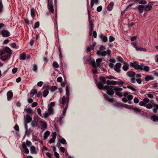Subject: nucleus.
Here are the masks:
<instances>
[{
	"mask_svg": "<svg viewBox=\"0 0 158 158\" xmlns=\"http://www.w3.org/2000/svg\"><path fill=\"white\" fill-rule=\"evenodd\" d=\"M7 100L8 101L10 100L13 96V94L12 92L11 91H8L7 93Z\"/></svg>",
	"mask_w": 158,
	"mask_h": 158,
	"instance_id": "nucleus-15",
	"label": "nucleus"
},
{
	"mask_svg": "<svg viewBox=\"0 0 158 158\" xmlns=\"http://www.w3.org/2000/svg\"><path fill=\"white\" fill-rule=\"evenodd\" d=\"M55 103L54 102H51L48 106V110L49 113L51 114H52L54 113V110L53 107L54 106Z\"/></svg>",
	"mask_w": 158,
	"mask_h": 158,
	"instance_id": "nucleus-6",
	"label": "nucleus"
},
{
	"mask_svg": "<svg viewBox=\"0 0 158 158\" xmlns=\"http://www.w3.org/2000/svg\"><path fill=\"white\" fill-rule=\"evenodd\" d=\"M33 70L35 72H36L37 69V66L35 64H34L33 67Z\"/></svg>",
	"mask_w": 158,
	"mask_h": 158,
	"instance_id": "nucleus-49",
	"label": "nucleus"
},
{
	"mask_svg": "<svg viewBox=\"0 0 158 158\" xmlns=\"http://www.w3.org/2000/svg\"><path fill=\"white\" fill-rule=\"evenodd\" d=\"M89 6H87V11H88V19L89 20L91 19L90 17V11L89 9Z\"/></svg>",
	"mask_w": 158,
	"mask_h": 158,
	"instance_id": "nucleus-46",
	"label": "nucleus"
},
{
	"mask_svg": "<svg viewBox=\"0 0 158 158\" xmlns=\"http://www.w3.org/2000/svg\"><path fill=\"white\" fill-rule=\"evenodd\" d=\"M3 4L2 0H0V14L3 11Z\"/></svg>",
	"mask_w": 158,
	"mask_h": 158,
	"instance_id": "nucleus-37",
	"label": "nucleus"
},
{
	"mask_svg": "<svg viewBox=\"0 0 158 158\" xmlns=\"http://www.w3.org/2000/svg\"><path fill=\"white\" fill-rule=\"evenodd\" d=\"M114 5V2H110L107 7V10L109 11H111L112 10L113 8Z\"/></svg>",
	"mask_w": 158,
	"mask_h": 158,
	"instance_id": "nucleus-14",
	"label": "nucleus"
},
{
	"mask_svg": "<svg viewBox=\"0 0 158 158\" xmlns=\"http://www.w3.org/2000/svg\"><path fill=\"white\" fill-rule=\"evenodd\" d=\"M14 129L15 130L17 131H19V128L17 124H16L14 127Z\"/></svg>",
	"mask_w": 158,
	"mask_h": 158,
	"instance_id": "nucleus-59",
	"label": "nucleus"
},
{
	"mask_svg": "<svg viewBox=\"0 0 158 158\" xmlns=\"http://www.w3.org/2000/svg\"><path fill=\"white\" fill-rule=\"evenodd\" d=\"M138 10L140 14H142L143 10H144V6L143 5H139L138 7Z\"/></svg>",
	"mask_w": 158,
	"mask_h": 158,
	"instance_id": "nucleus-18",
	"label": "nucleus"
},
{
	"mask_svg": "<svg viewBox=\"0 0 158 158\" xmlns=\"http://www.w3.org/2000/svg\"><path fill=\"white\" fill-rule=\"evenodd\" d=\"M145 107H146V108L148 109H150L152 108V106L151 104L148 103L147 104H146Z\"/></svg>",
	"mask_w": 158,
	"mask_h": 158,
	"instance_id": "nucleus-42",
	"label": "nucleus"
},
{
	"mask_svg": "<svg viewBox=\"0 0 158 158\" xmlns=\"http://www.w3.org/2000/svg\"><path fill=\"white\" fill-rule=\"evenodd\" d=\"M39 123L41 127V128L42 129H46L47 128V125L46 122H44L42 121H40Z\"/></svg>",
	"mask_w": 158,
	"mask_h": 158,
	"instance_id": "nucleus-10",
	"label": "nucleus"
},
{
	"mask_svg": "<svg viewBox=\"0 0 158 158\" xmlns=\"http://www.w3.org/2000/svg\"><path fill=\"white\" fill-rule=\"evenodd\" d=\"M50 132L48 131H46L44 133V137L45 139H46L49 135Z\"/></svg>",
	"mask_w": 158,
	"mask_h": 158,
	"instance_id": "nucleus-32",
	"label": "nucleus"
},
{
	"mask_svg": "<svg viewBox=\"0 0 158 158\" xmlns=\"http://www.w3.org/2000/svg\"><path fill=\"white\" fill-rule=\"evenodd\" d=\"M100 83H101L103 85L105 84L106 83V80L105 77H100Z\"/></svg>",
	"mask_w": 158,
	"mask_h": 158,
	"instance_id": "nucleus-24",
	"label": "nucleus"
},
{
	"mask_svg": "<svg viewBox=\"0 0 158 158\" xmlns=\"http://www.w3.org/2000/svg\"><path fill=\"white\" fill-rule=\"evenodd\" d=\"M139 4H146L147 3V2L144 0H140L139 2Z\"/></svg>",
	"mask_w": 158,
	"mask_h": 158,
	"instance_id": "nucleus-44",
	"label": "nucleus"
},
{
	"mask_svg": "<svg viewBox=\"0 0 158 158\" xmlns=\"http://www.w3.org/2000/svg\"><path fill=\"white\" fill-rule=\"evenodd\" d=\"M25 143L26 145H27L28 147H30L31 145V143L29 140H27Z\"/></svg>",
	"mask_w": 158,
	"mask_h": 158,
	"instance_id": "nucleus-54",
	"label": "nucleus"
},
{
	"mask_svg": "<svg viewBox=\"0 0 158 158\" xmlns=\"http://www.w3.org/2000/svg\"><path fill=\"white\" fill-rule=\"evenodd\" d=\"M68 106H65V107L64 108V110H63V113H62V114L63 115H65L66 113L67 110L68 108Z\"/></svg>",
	"mask_w": 158,
	"mask_h": 158,
	"instance_id": "nucleus-45",
	"label": "nucleus"
},
{
	"mask_svg": "<svg viewBox=\"0 0 158 158\" xmlns=\"http://www.w3.org/2000/svg\"><path fill=\"white\" fill-rule=\"evenodd\" d=\"M38 119L35 118L34 120L31 121V125L33 127H36L38 124Z\"/></svg>",
	"mask_w": 158,
	"mask_h": 158,
	"instance_id": "nucleus-8",
	"label": "nucleus"
},
{
	"mask_svg": "<svg viewBox=\"0 0 158 158\" xmlns=\"http://www.w3.org/2000/svg\"><path fill=\"white\" fill-rule=\"evenodd\" d=\"M104 98L106 99L108 101L111 102H113L115 101L114 98H110L106 94L104 95Z\"/></svg>",
	"mask_w": 158,
	"mask_h": 158,
	"instance_id": "nucleus-23",
	"label": "nucleus"
},
{
	"mask_svg": "<svg viewBox=\"0 0 158 158\" xmlns=\"http://www.w3.org/2000/svg\"><path fill=\"white\" fill-rule=\"evenodd\" d=\"M48 10L52 13H53L54 12V10L53 9V2L52 0H48Z\"/></svg>",
	"mask_w": 158,
	"mask_h": 158,
	"instance_id": "nucleus-5",
	"label": "nucleus"
},
{
	"mask_svg": "<svg viewBox=\"0 0 158 158\" xmlns=\"http://www.w3.org/2000/svg\"><path fill=\"white\" fill-rule=\"evenodd\" d=\"M115 38L112 36H110L109 37V41L110 42L114 41Z\"/></svg>",
	"mask_w": 158,
	"mask_h": 158,
	"instance_id": "nucleus-41",
	"label": "nucleus"
},
{
	"mask_svg": "<svg viewBox=\"0 0 158 158\" xmlns=\"http://www.w3.org/2000/svg\"><path fill=\"white\" fill-rule=\"evenodd\" d=\"M51 114L48 112L45 113L44 115V116L45 118H46L48 115H50Z\"/></svg>",
	"mask_w": 158,
	"mask_h": 158,
	"instance_id": "nucleus-48",
	"label": "nucleus"
},
{
	"mask_svg": "<svg viewBox=\"0 0 158 158\" xmlns=\"http://www.w3.org/2000/svg\"><path fill=\"white\" fill-rule=\"evenodd\" d=\"M60 150L63 153L65 152V149L64 147H60Z\"/></svg>",
	"mask_w": 158,
	"mask_h": 158,
	"instance_id": "nucleus-56",
	"label": "nucleus"
},
{
	"mask_svg": "<svg viewBox=\"0 0 158 158\" xmlns=\"http://www.w3.org/2000/svg\"><path fill=\"white\" fill-rule=\"evenodd\" d=\"M106 48L104 46L101 45L100 46L99 48V49L100 51H103L106 49Z\"/></svg>",
	"mask_w": 158,
	"mask_h": 158,
	"instance_id": "nucleus-51",
	"label": "nucleus"
},
{
	"mask_svg": "<svg viewBox=\"0 0 158 158\" xmlns=\"http://www.w3.org/2000/svg\"><path fill=\"white\" fill-rule=\"evenodd\" d=\"M16 46V44L15 43H11L10 44V47L12 48H15Z\"/></svg>",
	"mask_w": 158,
	"mask_h": 158,
	"instance_id": "nucleus-60",
	"label": "nucleus"
},
{
	"mask_svg": "<svg viewBox=\"0 0 158 158\" xmlns=\"http://www.w3.org/2000/svg\"><path fill=\"white\" fill-rule=\"evenodd\" d=\"M134 45V47L137 51H146V49L144 48L137 47L136 44H135Z\"/></svg>",
	"mask_w": 158,
	"mask_h": 158,
	"instance_id": "nucleus-19",
	"label": "nucleus"
},
{
	"mask_svg": "<svg viewBox=\"0 0 158 158\" xmlns=\"http://www.w3.org/2000/svg\"><path fill=\"white\" fill-rule=\"evenodd\" d=\"M5 49L6 53L9 54H11L12 53V51L11 49L8 47H5Z\"/></svg>",
	"mask_w": 158,
	"mask_h": 158,
	"instance_id": "nucleus-29",
	"label": "nucleus"
},
{
	"mask_svg": "<svg viewBox=\"0 0 158 158\" xmlns=\"http://www.w3.org/2000/svg\"><path fill=\"white\" fill-rule=\"evenodd\" d=\"M31 15L32 17H33L35 16V12L33 9H31Z\"/></svg>",
	"mask_w": 158,
	"mask_h": 158,
	"instance_id": "nucleus-52",
	"label": "nucleus"
},
{
	"mask_svg": "<svg viewBox=\"0 0 158 158\" xmlns=\"http://www.w3.org/2000/svg\"><path fill=\"white\" fill-rule=\"evenodd\" d=\"M121 65V64L120 63H116L115 65L114 68V70L118 72H120V67Z\"/></svg>",
	"mask_w": 158,
	"mask_h": 158,
	"instance_id": "nucleus-9",
	"label": "nucleus"
},
{
	"mask_svg": "<svg viewBox=\"0 0 158 158\" xmlns=\"http://www.w3.org/2000/svg\"><path fill=\"white\" fill-rule=\"evenodd\" d=\"M130 66L131 67H133L135 69L139 71H144L147 72L150 70V68L148 66L145 65L143 63H141L140 65H139L138 62L136 61L131 62L130 64Z\"/></svg>",
	"mask_w": 158,
	"mask_h": 158,
	"instance_id": "nucleus-2",
	"label": "nucleus"
},
{
	"mask_svg": "<svg viewBox=\"0 0 158 158\" xmlns=\"http://www.w3.org/2000/svg\"><path fill=\"white\" fill-rule=\"evenodd\" d=\"M106 77L108 79H114L115 80L117 79V78L112 76H106Z\"/></svg>",
	"mask_w": 158,
	"mask_h": 158,
	"instance_id": "nucleus-47",
	"label": "nucleus"
},
{
	"mask_svg": "<svg viewBox=\"0 0 158 158\" xmlns=\"http://www.w3.org/2000/svg\"><path fill=\"white\" fill-rule=\"evenodd\" d=\"M102 58H98L96 60L97 64H96L94 60H91L89 62V64L92 65L93 67L95 68H97V67H100V63L102 62Z\"/></svg>",
	"mask_w": 158,
	"mask_h": 158,
	"instance_id": "nucleus-4",
	"label": "nucleus"
},
{
	"mask_svg": "<svg viewBox=\"0 0 158 158\" xmlns=\"http://www.w3.org/2000/svg\"><path fill=\"white\" fill-rule=\"evenodd\" d=\"M26 58V54L25 52L21 54L19 56V59L24 60Z\"/></svg>",
	"mask_w": 158,
	"mask_h": 158,
	"instance_id": "nucleus-27",
	"label": "nucleus"
},
{
	"mask_svg": "<svg viewBox=\"0 0 158 158\" xmlns=\"http://www.w3.org/2000/svg\"><path fill=\"white\" fill-rule=\"evenodd\" d=\"M31 152L32 154H36L37 153V151L36 150V148L35 146H32L30 148Z\"/></svg>",
	"mask_w": 158,
	"mask_h": 158,
	"instance_id": "nucleus-20",
	"label": "nucleus"
},
{
	"mask_svg": "<svg viewBox=\"0 0 158 158\" xmlns=\"http://www.w3.org/2000/svg\"><path fill=\"white\" fill-rule=\"evenodd\" d=\"M48 90H44L43 92V96L44 97H46L48 94Z\"/></svg>",
	"mask_w": 158,
	"mask_h": 158,
	"instance_id": "nucleus-40",
	"label": "nucleus"
},
{
	"mask_svg": "<svg viewBox=\"0 0 158 158\" xmlns=\"http://www.w3.org/2000/svg\"><path fill=\"white\" fill-rule=\"evenodd\" d=\"M152 8V4L150 3H149L147 6L144 8V10L145 11H149Z\"/></svg>",
	"mask_w": 158,
	"mask_h": 158,
	"instance_id": "nucleus-28",
	"label": "nucleus"
},
{
	"mask_svg": "<svg viewBox=\"0 0 158 158\" xmlns=\"http://www.w3.org/2000/svg\"><path fill=\"white\" fill-rule=\"evenodd\" d=\"M26 110L28 114H31L33 113V111L31 108H26Z\"/></svg>",
	"mask_w": 158,
	"mask_h": 158,
	"instance_id": "nucleus-36",
	"label": "nucleus"
},
{
	"mask_svg": "<svg viewBox=\"0 0 158 158\" xmlns=\"http://www.w3.org/2000/svg\"><path fill=\"white\" fill-rule=\"evenodd\" d=\"M37 111L38 114L40 116H42L41 110L40 108H38L37 110Z\"/></svg>",
	"mask_w": 158,
	"mask_h": 158,
	"instance_id": "nucleus-61",
	"label": "nucleus"
},
{
	"mask_svg": "<svg viewBox=\"0 0 158 158\" xmlns=\"http://www.w3.org/2000/svg\"><path fill=\"white\" fill-rule=\"evenodd\" d=\"M89 31L90 33H91L93 30V28L94 26V25L93 23V22L91 20L89 21Z\"/></svg>",
	"mask_w": 158,
	"mask_h": 158,
	"instance_id": "nucleus-22",
	"label": "nucleus"
},
{
	"mask_svg": "<svg viewBox=\"0 0 158 158\" xmlns=\"http://www.w3.org/2000/svg\"><path fill=\"white\" fill-rule=\"evenodd\" d=\"M114 106L118 107H120L121 106H123V104H122L120 103L119 102H115L114 104Z\"/></svg>",
	"mask_w": 158,
	"mask_h": 158,
	"instance_id": "nucleus-33",
	"label": "nucleus"
},
{
	"mask_svg": "<svg viewBox=\"0 0 158 158\" xmlns=\"http://www.w3.org/2000/svg\"><path fill=\"white\" fill-rule=\"evenodd\" d=\"M24 118L27 123H30L32 119L31 117L27 114L25 116H24Z\"/></svg>",
	"mask_w": 158,
	"mask_h": 158,
	"instance_id": "nucleus-13",
	"label": "nucleus"
},
{
	"mask_svg": "<svg viewBox=\"0 0 158 158\" xmlns=\"http://www.w3.org/2000/svg\"><path fill=\"white\" fill-rule=\"evenodd\" d=\"M91 57L88 56H84L83 57V61L85 64H87L89 61L90 62L92 60H91Z\"/></svg>",
	"mask_w": 158,
	"mask_h": 158,
	"instance_id": "nucleus-12",
	"label": "nucleus"
},
{
	"mask_svg": "<svg viewBox=\"0 0 158 158\" xmlns=\"http://www.w3.org/2000/svg\"><path fill=\"white\" fill-rule=\"evenodd\" d=\"M139 104L140 106H146V104L143 101L140 102Z\"/></svg>",
	"mask_w": 158,
	"mask_h": 158,
	"instance_id": "nucleus-55",
	"label": "nucleus"
},
{
	"mask_svg": "<svg viewBox=\"0 0 158 158\" xmlns=\"http://www.w3.org/2000/svg\"><path fill=\"white\" fill-rule=\"evenodd\" d=\"M54 156H55V157H56V158H61L59 157V154L58 153H57L56 152H54Z\"/></svg>",
	"mask_w": 158,
	"mask_h": 158,
	"instance_id": "nucleus-64",
	"label": "nucleus"
},
{
	"mask_svg": "<svg viewBox=\"0 0 158 158\" xmlns=\"http://www.w3.org/2000/svg\"><path fill=\"white\" fill-rule=\"evenodd\" d=\"M59 140L62 144H66L67 143L65 139L63 138H61Z\"/></svg>",
	"mask_w": 158,
	"mask_h": 158,
	"instance_id": "nucleus-34",
	"label": "nucleus"
},
{
	"mask_svg": "<svg viewBox=\"0 0 158 158\" xmlns=\"http://www.w3.org/2000/svg\"><path fill=\"white\" fill-rule=\"evenodd\" d=\"M52 65L54 68H57L59 67V65L57 62L55 61L52 63Z\"/></svg>",
	"mask_w": 158,
	"mask_h": 158,
	"instance_id": "nucleus-35",
	"label": "nucleus"
},
{
	"mask_svg": "<svg viewBox=\"0 0 158 158\" xmlns=\"http://www.w3.org/2000/svg\"><path fill=\"white\" fill-rule=\"evenodd\" d=\"M37 90L36 89H32L30 92V96L31 97H32L33 96L37 93Z\"/></svg>",
	"mask_w": 158,
	"mask_h": 158,
	"instance_id": "nucleus-31",
	"label": "nucleus"
},
{
	"mask_svg": "<svg viewBox=\"0 0 158 158\" xmlns=\"http://www.w3.org/2000/svg\"><path fill=\"white\" fill-rule=\"evenodd\" d=\"M22 146L23 148L24 149V152L26 154H28L29 153V150L27 148V146H26V143L25 142H22Z\"/></svg>",
	"mask_w": 158,
	"mask_h": 158,
	"instance_id": "nucleus-11",
	"label": "nucleus"
},
{
	"mask_svg": "<svg viewBox=\"0 0 158 158\" xmlns=\"http://www.w3.org/2000/svg\"><path fill=\"white\" fill-rule=\"evenodd\" d=\"M102 10V6H98L97 8V10L98 12H100Z\"/></svg>",
	"mask_w": 158,
	"mask_h": 158,
	"instance_id": "nucleus-58",
	"label": "nucleus"
},
{
	"mask_svg": "<svg viewBox=\"0 0 158 158\" xmlns=\"http://www.w3.org/2000/svg\"><path fill=\"white\" fill-rule=\"evenodd\" d=\"M127 87L129 89H130L131 90H132L133 91H135L136 90V89H135L134 88H133L132 86L131 85H128L127 86Z\"/></svg>",
	"mask_w": 158,
	"mask_h": 158,
	"instance_id": "nucleus-50",
	"label": "nucleus"
},
{
	"mask_svg": "<svg viewBox=\"0 0 158 158\" xmlns=\"http://www.w3.org/2000/svg\"><path fill=\"white\" fill-rule=\"evenodd\" d=\"M116 91L115 93L118 96L121 97L123 96V94L122 93L119 92V91Z\"/></svg>",
	"mask_w": 158,
	"mask_h": 158,
	"instance_id": "nucleus-38",
	"label": "nucleus"
},
{
	"mask_svg": "<svg viewBox=\"0 0 158 158\" xmlns=\"http://www.w3.org/2000/svg\"><path fill=\"white\" fill-rule=\"evenodd\" d=\"M99 37L102 40L103 42H106L107 41V37L102 34H101L99 35Z\"/></svg>",
	"mask_w": 158,
	"mask_h": 158,
	"instance_id": "nucleus-16",
	"label": "nucleus"
},
{
	"mask_svg": "<svg viewBox=\"0 0 158 158\" xmlns=\"http://www.w3.org/2000/svg\"><path fill=\"white\" fill-rule=\"evenodd\" d=\"M0 34L2 35V36L3 37H7L10 35V33L9 32L6 30H3L2 31H0Z\"/></svg>",
	"mask_w": 158,
	"mask_h": 158,
	"instance_id": "nucleus-7",
	"label": "nucleus"
},
{
	"mask_svg": "<svg viewBox=\"0 0 158 158\" xmlns=\"http://www.w3.org/2000/svg\"><path fill=\"white\" fill-rule=\"evenodd\" d=\"M39 25H40V23L39 22H36L34 24V28L35 29H36V28H37L38 27H39Z\"/></svg>",
	"mask_w": 158,
	"mask_h": 158,
	"instance_id": "nucleus-43",
	"label": "nucleus"
},
{
	"mask_svg": "<svg viewBox=\"0 0 158 158\" xmlns=\"http://www.w3.org/2000/svg\"><path fill=\"white\" fill-rule=\"evenodd\" d=\"M143 101L145 103V104H146V103H148L149 102V100L148 98H145L143 99Z\"/></svg>",
	"mask_w": 158,
	"mask_h": 158,
	"instance_id": "nucleus-57",
	"label": "nucleus"
},
{
	"mask_svg": "<svg viewBox=\"0 0 158 158\" xmlns=\"http://www.w3.org/2000/svg\"><path fill=\"white\" fill-rule=\"evenodd\" d=\"M134 102L135 103H138L139 102V100L137 98L135 97L134 99Z\"/></svg>",
	"mask_w": 158,
	"mask_h": 158,
	"instance_id": "nucleus-62",
	"label": "nucleus"
},
{
	"mask_svg": "<svg viewBox=\"0 0 158 158\" xmlns=\"http://www.w3.org/2000/svg\"><path fill=\"white\" fill-rule=\"evenodd\" d=\"M154 79V77L151 75H148L145 77V80L147 81H148L150 80H153Z\"/></svg>",
	"mask_w": 158,
	"mask_h": 158,
	"instance_id": "nucleus-25",
	"label": "nucleus"
},
{
	"mask_svg": "<svg viewBox=\"0 0 158 158\" xmlns=\"http://www.w3.org/2000/svg\"><path fill=\"white\" fill-rule=\"evenodd\" d=\"M48 89H50L52 92H54L57 89V87L55 86H48L47 87Z\"/></svg>",
	"mask_w": 158,
	"mask_h": 158,
	"instance_id": "nucleus-26",
	"label": "nucleus"
},
{
	"mask_svg": "<svg viewBox=\"0 0 158 158\" xmlns=\"http://www.w3.org/2000/svg\"><path fill=\"white\" fill-rule=\"evenodd\" d=\"M18 70V69L17 68H13L12 70V73H15Z\"/></svg>",
	"mask_w": 158,
	"mask_h": 158,
	"instance_id": "nucleus-63",
	"label": "nucleus"
},
{
	"mask_svg": "<svg viewBox=\"0 0 158 158\" xmlns=\"http://www.w3.org/2000/svg\"><path fill=\"white\" fill-rule=\"evenodd\" d=\"M97 85L98 88L101 90L105 89L107 90V93L110 95H112L114 94V91H122L123 89L118 87H116L114 86L105 85L104 86L103 85L100 83H98L97 84Z\"/></svg>",
	"mask_w": 158,
	"mask_h": 158,
	"instance_id": "nucleus-1",
	"label": "nucleus"
},
{
	"mask_svg": "<svg viewBox=\"0 0 158 158\" xmlns=\"http://www.w3.org/2000/svg\"><path fill=\"white\" fill-rule=\"evenodd\" d=\"M66 97L64 96L62 98V101L60 100L59 102L60 104H62L64 106H68L70 93L69 89L68 86H66Z\"/></svg>",
	"mask_w": 158,
	"mask_h": 158,
	"instance_id": "nucleus-3",
	"label": "nucleus"
},
{
	"mask_svg": "<svg viewBox=\"0 0 158 158\" xmlns=\"http://www.w3.org/2000/svg\"><path fill=\"white\" fill-rule=\"evenodd\" d=\"M132 109L133 110H134L136 113H140L141 112H143L142 111H141L140 109L139 108H138L137 107H132Z\"/></svg>",
	"mask_w": 158,
	"mask_h": 158,
	"instance_id": "nucleus-30",
	"label": "nucleus"
},
{
	"mask_svg": "<svg viewBox=\"0 0 158 158\" xmlns=\"http://www.w3.org/2000/svg\"><path fill=\"white\" fill-rule=\"evenodd\" d=\"M124 65L123 67V70L125 71H127L128 69L129 64L126 62H124Z\"/></svg>",
	"mask_w": 158,
	"mask_h": 158,
	"instance_id": "nucleus-21",
	"label": "nucleus"
},
{
	"mask_svg": "<svg viewBox=\"0 0 158 158\" xmlns=\"http://www.w3.org/2000/svg\"><path fill=\"white\" fill-rule=\"evenodd\" d=\"M8 56L5 55L2 56L1 58L2 60L5 61L8 58Z\"/></svg>",
	"mask_w": 158,
	"mask_h": 158,
	"instance_id": "nucleus-39",
	"label": "nucleus"
},
{
	"mask_svg": "<svg viewBox=\"0 0 158 158\" xmlns=\"http://www.w3.org/2000/svg\"><path fill=\"white\" fill-rule=\"evenodd\" d=\"M117 59L118 60L121 62H122L123 61V58L120 56H118L117 57Z\"/></svg>",
	"mask_w": 158,
	"mask_h": 158,
	"instance_id": "nucleus-53",
	"label": "nucleus"
},
{
	"mask_svg": "<svg viewBox=\"0 0 158 158\" xmlns=\"http://www.w3.org/2000/svg\"><path fill=\"white\" fill-rule=\"evenodd\" d=\"M127 75L129 77H132L135 75V72L133 71H130L127 73Z\"/></svg>",
	"mask_w": 158,
	"mask_h": 158,
	"instance_id": "nucleus-17",
	"label": "nucleus"
}]
</instances>
